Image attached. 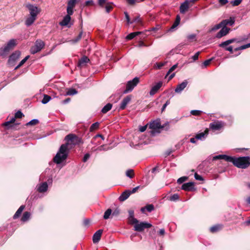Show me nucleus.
Listing matches in <instances>:
<instances>
[{
  "mask_svg": "<svg viewBox=\"0 0 250 250\" xmlns=\"http://www.w3.org/2000/svg\"><path fill=\"white\" fill-rule=\"evenodd\" d=\"M65 140L67 143L61 146L59 150L53 159L54 162L57 164H61L67 158L69 152L68 145L69 144H77L79 141V138L75 135L69 134L66 136Z\"/></svg>",
  "mask_w": 250,
  "mask_h": 250,
  "instance_id": "1",
  "label": "nucleus"
},
{
  "mask_svg": "<svg viewBox=\"0 0 250 250\" xmlns=\"http://www.w3.org/2000/svg\"><path fill=\"white\" fill-rule=\"evenodd\" d=\"M233 165L238 168L245 169L250 165V157H235Z\"/></svg>",
  "mask_w": 250,
  "mask_h": 250,
  "instance_id": "2",
  "label": "nucleus"
},
{
  "mask_svg": "<svg viewBox=\"0 0 250 250\" xmlns=\"http://www.w3.org/2000/svg\"><path fill=\"white\" fill-rule=\"evenodd\" d=\"M16 44V40H10L3 47L0 49V56L3 58L6 57L10 51L14 49Z\"/></svg>",
  "mask_w": 250,
  "mask_h": 250,
  "instance_id": "3",
  "label": "nucleus"
},
{
  "mask_svg": "<svg viewBox=\"0 0 250 250\" xmlns=\"http://www.w3.org/2000/svg\"><path fill=\"white\" fill-rule=\"evenodd\" d=\"M240 41L236 38H233L225 42H221L219 44V46L224 48L226 50L230 52L231 53H233V47L232 46H227L228 45L233 43L234 42H239Z\"/></svg>",
  "mask_w": 250,
  "mask_h": 250,
  "instance_id": "4",
  "label": "nucleus"
},
{
  "mask_svg": "<svg viewBox=\"0 0 250 250\" xmlns=\"http://www.w3.org/2000/svg\"><path fill=\"white\" fill-rule=\"evenodd\" d=\"M139 83V79L138 77H135L131 81H128L126 85V89L123 93L126 94L131 91Z\"/></svg>",
  "mask_w": 250,
  "mask_h": 250,
  "instance_id": "5",
  "label": "nucleus"
},
{
  "mask_svg": "<svg viewBox=\"0 0 250 250\" xmlns=\"http://www.w3.org/2000/svg\"><path fill=\"white\" fill-rule=\"evenodd\" d=\"M25 7L28 9L30 16L36 17L41 12V9L35 5L26 4Z\"/></svg>",
  "mask_w": 250,
  "mask_h": 250,
  "instance_id": "6",
  "label": "nucleus"
},
{
  "mask_svg": "<svg viewBox=\"0 0 250 250\" xmlns=\"http://www.w3.org/2000/svg\"><path fill=\"white\" fill-rule=\"evenodd\" d=\"M44 43L41 40H37L35 42V44L31 48V53L32 54L37 53L40 51L44 47Z\"/></svg>",
  "mask_w": 250,
  "mask_h": 250,
  "instance_id": "7",
  "label": "nucleus"
},
{
  "mask_svg": "<svg viewBox=\"0 0 250 250\" xmlns=\"http://www.w3.org/2000/svg\"><path fill=\"white\" fill-rule=\"evenodd\" d=\"M152 225L151 224L147 222H141L140 223H137L134 225V230L141 232L143 231L145 229H148L151 227Z\"/></svg>",
  "mask_w": 250,
  "mask_h": 250,
  "instance_id": "8",
  "label": "nucleus"
},
{
  "mask_svg": "<svg viewBox=\"0 0 250 250\" xmlns=\"http://www.w3.org/2000/svg\"><path fill=\"white\" fill-rule=\"evenodd\" d=\"M181 189L188 191H192L196 190V188L194 187V182H188L184 184L182 186Z\"/></svg>",
  "mask_w": 250,
  "mask_h": 250,
  "instance_id": "9",
  "label": "nucleus"
},
{
  "mask_svg": "<svg viewBox=\"0 0 250 250\" xmlns=\"http://www.w3.org/2000/svg\"><path fill=\"white\" fill-rule=\"evenodd\" d=\"M149 126L150 128L153 130H156L159 128H163L164 127V126L161 125L160 120L159 119L150 123Z\"/></svg>",
  "mask_w": 250,
  "mask_h": 250,
  "instance_id": "10",
  "label": "nucleus"
},
{
  "mask_svg": "<svg viewBox=\"0 0 250 250\" xmlns=\"http://www.w3.org/2000/svg\"><path fill=\"white\" fill-rule=\"evenodd\" d=\"M222 27V29L216 35V38L220 39L222 37L227 35L230 30L229 28L225 27L224 26H223Z\"/></svg>",
  "mask_w": 250,
  "mask_h": 250,
  "instance_id": "11",
  "label": "nucleus"
},
{
  "mask_svg": "<svg viewBox=\"0 0 250 250\" xmlns=\"http://www.w3.org/2000/svg\"><path fill=\"white\" fill-rule=\"evenodd\" d=\"M131 95H128L124 98L120 104V109L123 110L125 109L126 105L131 101Z\"/></svg>",
  "mask_w": 250,
  "mask_h": 250,
  "instance_id": "12",
  "label": "nucleus"
},
{
  "mask_svg": "<svg viewBox=\"0 0 250 250\" xmlns=\"http://www.w3.org/2000/svg\"><path fill=\"white\" fill-rule=\"evenodd\" d=\"M76 4V0H69L67 3V13L69 14H73V8Z\"/></svg>",
  "mask_w": 250,
  "mask_h": 250,
  "instance_id": "13",
  "label": "nucleus"
},
{
  "mask_svg": "<svg viewBox=\"0 0 250 250\" xmlns=\"http://www.w3.org/2000/svg\"><path fill=\"white\" fill-rule=\"evenodd\" d=\"M192 5L189 4L188 1L186 0L180 6V11L181 13L184 14Z\"/></svg>",
  "mask_w": 250,
  "mask_h": 250,
  "instance_id": "14",
  "label": "nucleus"
},
{
  "mask_svg": "<svg viewBox=\"0 0 250 250\" xmlns=\"http://www.w3.org/2000/svg\"><path fill=\"white\" fill-rule=\"evenodd\" d=\"M21 55V52L19 51H16L13 52L9 57L8 62L11 63L18 60Z\"/></svg>",
  "mask_w": 250,
  "mask_h": 250,
  "instance_id": "15",
  "label": "nucleus"
},
{
  "mask_svg": "<svg viewBox=\"0 0 250 250\" xmlns=\"http://www.w3.org/2000/svg\"><path fill=\"white\" fill-rule=\"evenodd\" d=\"M90 61L88 58L86 56L83 57L81 59L79 60L77 66L79 67H82L85 66L87 62Z\"/></svg>",
  "mask_w": 250,
  "mask_h": 250,
  "instance_id": "16",
  "label": "nucleus"
},
{
  "mask_svg": "<svg viewBox=\"0 0 250 250\" xmlns=\"http://www.w3.org/2000/svg\"><path fill=\"white\" fill-rule=\"evenodd\" d=\"M102 233L103 230L99 229L94 234L92 238L94 243H98L100 241Z\"/></svg>",
  "mask_w": 250,
  "mask_h": 250,
  "instance_id": "17",
  "label": "nucleus"
},
{
  "mask_svg": "<svg viewBox=\"0 0 250 250\" xmlns=\"http://www.w3.org/2000/svg\"><path fill=\"white\" fill-rule=\"evenodd\" d=\"M188 83V81L187 80H185L181 83L178 84L175 89V92L181 93V91L187 86Z\"/></svg>",
  "mask_w": 250,
  "mask_h": 250,
  "instance_id": "18",
  "label": "nucleus"
},
{
  "mask_svg": "<svg viewBox=\"0 0 250 250\" xmlns=\"http://www.w3.org/2000/svg\"><path fill=\"white\" fill-rule=\"evenodd\" d=\"M222 126V123L220 122H213L210 123L209 125L210 128L214 130H219Z\"/></svg>",
  "mask_w": 250,
  "mask_h": 250,
  "instance_id": "19",
  "label": "nucleus"
},
{
  "mask_svg": "<svg viewBox=\"0 0 250 250\" xmlns=\"http://www.w3.org/2000/svg\"><path fill=\"white\" fill-rule=\"evenodd\" d=\"M162 82H158L156 85H155L151 88V89L150 91V92H149L150 95H154L158 91V90L160 88V87L162 86Z\"/></svg>",
  "mask_w": 250,
  "mask_h": 250,
  "instance_id": "20",
  "label": "nucleus"
},
{
  "mask_svg": "<svg viewBox=\"0 0 250 250\" xmlns=\"http://www.w3.org/2000/svg\"><path fill=\"white\" fill-rule=\"evenodd\" d=\"M131 194L130 190H127L122 193L119 198L120 201H124L127 199Z\"/></svg>",
  "mask_w": 250,
  "mask_h": 250,
  "instance_id": "21",
  "label": "nucleus"
},
{
  "mask_svg": "<svg viewBox=\"0 0 250 250\" xmlns=\"http://www.w3.org/2000/svg\"><path fill=\"white\" fill-rule=\"evenodd\" d=\"M37 19V17L30 16L27 17L25 21V24L27 26L31 25Z\"/></svg>",
  "mask_w": 250,
  "mask_h": 250,
  "instance_id": "22",
  "label": "nucleus"
},
{
  "mask_svg": "<svg viewBox=\"0 0 250 250\" xmlns=\"http://www.w3.org/2000/svg\"><path fill=\"white\" fill-rule=\"evenodd\" d=\"M235 22L234 18H230L229 19L223 20L221 21L223 26L226 27L227 25L232 26Z\"/></svg>",
  "mask_w": 250,
  "mask_h": 250,
  "instance_id": "23",
  "label": "nucleus"
},
{
  "mask_svg": "<svg viewBox=\"0 0 250 250\" xmlns=\"http://www.w3.org/2000/svg\"><path fill=\"white\" fill-rule=\"evenodd\" d=\"M72 14H68L63 18L62 21L60 22V24L62 26H66L70 22L71 20L70 16Z\"/></svg>",
  "mask_w": 250,
  "mask_h": 250,
  "instance_id": "24",
  "label": "nucleus"
},
{
  "mask_svg": "<svg viewBox=\"0 0 250 250\" xmlns=\"http://www.w3.org/2000/svg\"><path fill=\"white\" fill-rule=\"evenodd\" d=\"M47 188H48V185H47V183L44 182L39 185V186L38 188V190L40 192H44L47 190Z\"/></svg>",
  "mask_w": 250,
  "mask_h": 250,
  "instance_id": "25",
  "label": "nucleus"
},
{
  "mask_svg": "<svg viewBox=\"0 0 250 250\" xmlns=\"http://www.w3.org/2000/svg\"><path fill=\"white\" fill-rule=\"evenodd\" d=\"M25 208V206L23 205L21 206L19 209L17 210V211L16 212L15 214L13 216V218L14 219H16L20 217L21 214L22 212L23 211V209Z\"/></svg>",
  "mask_w": 250,
  "mask_h": 250,
  "instance_id": "26",
  "label": "nucleus"
},
{
  "mask_svg": "<svg viewBox=\"0 0 250 250\" xmlns=\"http://www.w3.org/2000/svg\"><path fill=\"white\" fill-rule=\"evenodd\" d=\"M112 107V104L110 103H108L102 108L101 112L104 114H105L111 109Z\"/></svg>",
  "mask_w": 250,
  "mask_h": 250,
  "instance_id": "27",
  "label": "nucleus"
},
{
  "mask_svg": "<svg viewBox=\"0 0 250 250\" xmlns=\"http://www.w3.org/2000/svg\"><path fill=\"white\" fill-rule=\"evenodd\" d=\"M141 34V32H132L130 34H129L126 37V39L128 40H130L133 39L134 37H135L136 36H138Z\"/></svg>",
  "mask_w": 250,
  "mask_h": 250,
  "instance_id": "28",
  "label": "nucleus"
},
{
  "mask_svg": "<svg viewBox=\"0 0 250 250\" xmlns=\"http://www.w3.org/2000/svg\"><path fill=\"white\" fill-rule=\"evenodd\" d=\"M30 213L28 211H25L23 213V215L21 218V221L25 222L29 220L30 217Z\"/></svg>",
  "mask_w": 250,
  "mask_h": 250,
  "instance_id": "29",
  "label": "nucleus"
},
{
  "mask_svg": "<svg viewBox=\"0 0 250 250\" xmlns=\"http://www.w3.org/2000/svg\"><path fill=\"white\" fill-rule=\"evenodd\" d=\"M180 20H181V18H180V16L179 15H177L176 16V20L171 27V30L174 29L175 27H176L179 24L180 22Z\"/></svg>",
  "mask_w": 250,
  "mask_h": 250,
  "instance_id": "30",
  "label": "nucleus"
},
{
  "mask_svg": "<svg viewBox=\"0 0 250 250\" xmlns=\"http://www.w3.org/2000/svg\"><path fill=\"white\" fill-rule=\"evenodd\" d=\"M235 158V157H231L226 155H224L223 160L228 162H231L233 164H234Z\"/></svg>",
  "mask_w": 250,
  "mask_h": 250,
  "instance_id": "31",
  "label": "nucleus"
},
{
  "mask_svg": "<svg viewBox=\"0 0 250 250\" xmlns=\"http://www.w3.org/2000/svg\"><path fill=\"white\" fill-rule=\"evenodd\" d=\"M208 133V131L206 130L204 132L199 133L196 135L195 138L198 140H202V138H205L206 134Z\"/></svg>",
  "mask_w": 250,
  "mask_h": 250,
  "instance_id": "32",
  "label": "nucleus"
},
{
  "mask_svg": "<svg viewBox=\"0 0 250 250\" xmlns=\"http://www.w3.org/2000/svg\"><path fill=\"white\" fill-rule=\"evenodd\" d=\"M167 63V62H157L154 65V68L155 69H160L164 66Z\"/></svg>",
  "mask_w": 250,
  "mask_h": 250,
  "instance_id": "33",
  "label": "nucleus"
},
{
  "mask_svg": "<svg viewBox=\"0 0 250 250\" xmlns=\"http://www.w3.org/2000/svg\"><path fill=\"white\" fill-rule=\"evenodd\" d=\"M51 99V97L50 96L46 95V94H44L43 98L42 100V103L43 104H46L48 102H49Z\"/></svg>",
  "mask_w": 250,
  "mask_h": 250,
  "instance_id": "34",
  "label": "nucleus"
},
{
  "mask_svg": "<svg viewBox=\"0 0 250 250\" xmlns=\"http://www.w3.org/2000/svg\"><path fill=\"white\" fill-rule=\"evenodd\" d=\"M83 35V31H81L78 36L75 39H73L70 41L72 43H75L79 42L82 38Z\"/></svg>",
  "mask_w": 250,
  "mask_h": 250,
  "instance_id": "35",
  "label": "nucleus"
},
{
  "mask_svg": "<svg viewBox=\"0 0 250 250\" xmlns=\"http://www.w3.org/2000/svg\"><path fill=\"white\" fill-rule=\"evenodd\" d=\"M250 47V43L246 44H245V45H242V46L238 47H236V48H234V50L235 51H239V50H243V49H246V48H247L248 47Z\"/></svg>",
  "mask_w": 250,
  "mask_h": 250,
  "instance_id": "36",
  "label": "nucleus"
},
{
  "mask_svg": "<svg viewBox=\"0 0 250 250\" xmlns=\"http://www.w3.org/2000/svg\"><path fill=\"white\" fill-rule=\"evenodd\" d=\"M99 126V123L98 122H96L93 124L90 127L89 130L90 131L92 132L94 130L98 129Z\"/></svg>",
  "mask_w": 250,
  "mask_h": 250,
  "instance_id": "37",
  "label": "nucleus"
},
{
  "mask_svg": "<svg viewBox=\"0 0 250 250\" xmlns=\"http://www.w3.org/2000/svg\"><path fill=\"white\" fill-rule=\"evenodd\" d=\"M125 175L127 177L132 178L134 176L133 170L131 169H128L126 171Z\"/></svg>",
  "mask_w": 250,
  "mask_h": 250,
  "instance_id": "38",
  "label": "nucleus"
},
{
  "mask_svg": "<svg viewBox=\"0 0 250 250\" xmlns=\"http://www.w3.org/2000/svg\"><path fill=\"white\" fill-rule=\"evenodd\" d=\"M78 92L75 89L70 88L67 91L66 94L67 95H74L76 94Z\"/></svg>",
  "mask_w": 250,
  "mask_h": 250,
  "instance_id": "39",
  "label": "nucleus"
},
{
  "mask_svg": "<svg viewBox=\"0 0 250 250\" xmlns=\"http://www.w3.org/2000/svg\"><path fill=\"white\" fill-rule=\"evenodd\" d=\"M29 56H27L25 57L23 60H22L21 62L19 63V64L16 67L15 69H17L19 67H20L21 66H22L29 59Z\"/></svg>",
  "mask_w": 250,
  "mask_h": 250,
  "instance_id": "40",
  "label": "nucleus"
},
{
  "mask_svg": "<svg viewBox=\"0 0 250 250\" xmlns=\"http://www.w3.org/2000/svg\"><path fill=\"white\" fill-rule=\"evenodd\" d=\"M112 210L110 208L107 209L104 212V219H107L109 218V216L111 215Z\"/></svg>",
  "mask_w": 250,
  "mask_h": 250,
  "instance_id": "41",
  "label": "nucleus"
},
{
  "mask_svg": "<svg viewBox=\"0 0 250 250\" xmlns=\"http://www.w3.org/2000/svg\"><path fill=\"white\" fill-rule=\"evenodd\" d=\"M221 228V227L220 225L214 226L210 228V231L211 232H215L218 231Z\"/></svg>",
  "mask_w": 250,
  "mask_h": 250,
  "instance_id": "42",
  "label": "nucleus"
},
{
  "mask_svg": "<svg viewBox=\"0 0 250 250\" xmlns=\"http://www.w3.org/2000/svg\"><path fill=\"white\" fill-rule=\"evenodd\" d=\"M222 26H223V25H222V22H221L220 23L215 25L211 29H210L209 30V32H212V31H213L217 30L220 29V28H221Z\"/></svg>",
  "mask_w": 250,
  "mask_h": 250,
  "instance_id": "43",
  "label": "nucleus"
},
{
  "mask_svg": "<svg viewBox=\"0 0 250 250\" xmlns=\"http://www.w3.org/2000/svg\"><path fill=\"white\" fill-rule=\"evenodd\" d=\"M196 35L195 34H192L189 35L187 36V39L189 41V42H192L193 41H195Z\"/></svg>",
  "mask_w": 250,
  "mask_h": 250,
  "instance_id": "44",
  "label": "nucleus"
},
{
  "mask_svg": "<svg viewBox=\"0 0 250 250\" xmlns=\"http://www.w3.org/2000/svg\"><path fill=\"white\" fill-rule=\"evenodd\" d=\"M112 3H107L105 6V10L107 13L110 12V11L113 9V6L111 5Z\"/></svg>",
  "mask_w": 250,
  "mask_h": 250,
  "instance_id": "45",
  "label": "nucleus"
},
{
  "mask_svg": "<svg viewBox=\"0 0 250 250\" xmlns=\"http://www.w3.org/2000/svg\"><path fill=\"white\" fill-rule=\"evenodd\" d=\"M213 60V58H212L211 59H209L208 60H206L205 61H204L202 64V66L203 67H207V66H208L210 62Z\"/></svg>",
  "mask_w": 250,
  "mask_h": 250,
  "instance_id": "46",
  "label": "nucleus"
},
{
  "mask_svg": "<svg viewBox=\"0 0 250 250\" xmlns=\"http://www.w3.org/2000/svg\"><path fill=\"white\" fill-rule=\"evenodd\" d=\"M242 0H234L230 1V3L233 6L239 5L242 2Z\"/></svg>",
  "mask_w": 250,
  "mask_h": 250,
  "instance_id": "47",
  "label": "nucleus"
},
{
  "mask_svg": "<svg viewBox=\"0 0 250 250\" xmlns=\"http://www.w3.org/2000/svg\"><path fill=\"white\" fill-rule=\"evenodd\" d=\"M15 119H16L15 117H13L10 121L5 122L3 124V125L4 126H7L11 124H13L15 121Z\"/></svg>",
  "mask_w": 250,
  "mask_h": 250,
  "instance_id": "48",
  "label": "nucleus"
},
{
  "mask_svg": "<svg viewBox=\"0 0 250 250\" xmlns=\"http://www.w3.org/2000/svg\"><path fill=\"white\" fill-rule=\"evenodd\" d=\"M128 221L130 224H136V223H138V220L134 218V217L132 218H128Z\"/></svg>",
  "mask_w": 250,
  "mask_h": 250,
  "instance_id": "49",
  "label": "nucleus"
},
{
  "mask_svg": "<svg viewBox=\"0 0 250 250\" xmlns=\"http://www.w3.org/2000/svg\"><path fill=\"white\" fill-rule=\"evenodd\" d=\"M39 123V121L37 119H33L30 122H29L28 123L26 124L27 125H37Z\"/></svg>",
  "mask_w": 250,
  "mask_h": 250,
  "instance_id": "50",
  "label": "nucleus"
},
{
  "mask_svg": "<svg viewBox=\"0 0 250 250\" xmlns=\"http://www.w3.org/2000/svg\"><path fill=\"white\" fill-rule=\"evenodd\" d=\"M145 207H146V209L148 212H151L154 209V206L152 204H149V205H146Z\"/></svg>",
  "mask_w": 250,
  "mask_h": 250,
  "instance_id": "51",
  "label": "nucleus"
},
{
  "mask_svg": "<svg viewBox=\"0 0 250 250\" xmlns=\"http://www.w3.org/2000/svg\"><path fill=\"white\" fill-rule=\"evenodd\" d=\"M202 113L201 110H193L190 111V113L194 116H198L200 115Z\"/></svg>",
  "mask_w": 250,
  "mask_h": 250,
  "instance_id": "52",
  "label": "nucleus"
},
{
  "mask_svg": "<svg viewBox=\"0 0 250 250\" xmlns=\"http://www.w3.org/2000/svg\"><path fill=\"white\" fill-rule=\"evenodd\" d=\"M188 177L183 176L179 178L177 180V183L179 184H182L188 179Z\"/></svg>",
  "mask_w": 250,
  "mask_h": 250,
  "instance_id": "53",
  "label": "nucleus"
},
{
  "mask_svg": "<svg viewBox=\"0 0 250 250\" xmlns=\"http://www.w3.org/2000/svg\"><path fill=\"white\" fill-rule=\"evenodd\" d=\"M179 198V196L178 194H174L170 197V200L175 201L177 200Z\"/></svg>",
  "mask_w": 250,
  "mask_h": 250,
  "instance_id": "54",
  "label": "nucleus"
},
{
  "mask_svg": "<svg viewBox=\"0 0 250 250\" xmlns=\"http://www.w3.org/2000/svg\"><path fill=\"white\" fill-rule=\"evenodd\" d=\"M124 14L125 15V19L126 20L128 24L132 23L130 20L129 16L127 12H125Z\"/></svg>",
  "mask_w": 250,
  "mask_h": 250,
  "instance_id": "55",
  "label": "nucleus"
},
{
  "mask_svg": "<svg viewBox=\"0 0 250 250\" xmlns=\"http://www.w3.org/2000/svg\"><path fill=\"white\" fill-rule=\"evenodd\" d=\"M22 116H23V115L22 113L20 111L17 112L15 115L16 118H21Z\"/></svg>",
  "mask_w": 250,
  "mask_h": 250,
  "instance_id": "56",
  "label": "nucleus"
},
{
  "mask_svg": "<svg viewBox=\"0 0 250 250\" xmlns=\"http://www.w3.org/2000/svg\"><path fill=\"white\" fill-rule=\"evenodd\" d=\"M194 177L197 180L203 181L204 180L203 178L201 175L198 174L197 173L194 174Z\"/></svg>",
  "mask_w": 250,
  "mask_h": 250,
  "instance_id": "57",
  "label": "nucleus"
},
{
  "mask_svg": "<svg viewBox=\"0 0 250 250\" xmlns=\"http://www.w3.org/2000/svg\"><path fill=\"white\" fill-rule=\"evenodd\" d=\"M224 157V155H216L213 158V160H218V159H223Z\"/></svg>",
  "mask_w": 250,
  "mask_h": 250,
  "instance_id": "58",
  "label": "nucleus"
},
{
  "mask_svg": "<svg viewBox=\"0 0 250 250\" xmlns=\"http://www.w3.org/2000/svg\"><path fill=\"white\" fill-rule=\"evenodd\" d=\"M199 54L200 52H197L194 54V55L192 57V59H193V61H195L198 60Z\"/></svg>",
  "mask_w": 250,
  "mask_h": 250,
  "instance_id": "59",
  "label": "nucleus"
},
{
  "mask_svg": "<svg viewBox=\"0 0 250 250\" xmlns=\"http://www.w3.org/2000/svg\"><path fill=\"white\" fill-rule=\"evenodd\" d=\"M147 126V125L140 126L139 127V131L141 132H144L146 129Z\"/></svg>",
  "mask_w": 250,
  "mask_h": 250,
  "instance_id": "60",
  "label": "nucleus"
},
{
  "mask_svg": "<svg viewBox=\"0 0 250 250\" xmlns=\"http://www.w3.org/2000/svg\"><path fill=\"white\" fill-rule=\"evenodd\" d=\"M90 155L88 153H86L84 155L83 158V161L84 162H86V161L89 158Z\"/></svg>",
  "mask_w": 250,
  "mask_h": 250,
  "instance_id": "61",
  "label": "nucleus"
},
{
  "mask_svg": "<svg viewBox=\"0 0 250 250\" xmlns=\"http://www.w3.org/2000/svg\"><path fill=\"white\" fill-rule=\"evenodd\" d=\"M137 46L139 47H141L143 46H147V45H146L143 41H141L139 42Z\"/></svg>",
  "mask_w": 250,
  "mask_h": 250,
  "instance_id": "62",
  "label": "nucleus"
},
{
  "mask_svg": "<svg viewBox=\"0 0 250 250\" xmlns=\"http://www.w3.org/2000/svg\"><path fill=\"white\" fill-rule=\"evenodd\" d=\"M219 2L222 5H224L228 2V0H219Z\"/></svg>",
  "mask_w": 250,
  "mask_h": 250,
  "instance_id": "63",
  "label": "nucleus"
},
{
  "mask_svg": "<svg viewBox=\"0 0 250 250\" xmlns=\"http://www.w3.org/2000/svg\"><path fill=\"white\" fill-rule=\"evenodd\" d=\"M106 3V0H99L98 3L101 6H103L104 4Z\"/></svg>",
  "mask_w": 250,
  "mask_h": 250,
  "instance_id": "64",
  "label": "nucleus"
}]
</instances>
